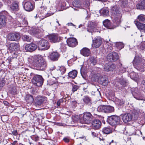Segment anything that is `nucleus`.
Masks as SVG:
<instances>
[{"label":"nucleus","mask_w":145,"mask_h":145,"mask_svg":"<svg viewBox=\"0 0 145 145\" xmlns=\"http://www.w3.org/2000/svg\"><path fill=\"white\" fill-rule=\"evenodd\" d=\"M28 61L30 64L33 65L37 70L42 71L47 66L46 61L41 55H38L32 57L28 59Z\"/></svg>","instance_id":"nucleus-1"},{"label":"nucleus","mask_w":145,"mask_h":145,"mask_svg":"<svg viewBox=\"0 0 145 145\" xmlns=\"http://www.w3.org/2000/svg\"><path fill=\"white\" fill-rule=\"evenodd\" d=\"M112 16L114 17L113 22L117 26H118L121 22L122 14L118 7L116 6H113L111 9Z\"/></svg>","instance_id":"nucleus-2"},{"label":"nucleus","mask_w":145,"mask_h":145,"mask_svg":"<svg viewBox=\"0 0 145 145\" xmlns=\"http://www.w3.org/2000/svg\"><path fill=\"white\" fill-rule=\"evenodd\" d=\"M133 64L135 68L141 72L145 71V60L139 57L136 56L133 61Z\"/></svg>","instance_id":"nucleus-3"},{"label":"nucleus","mask_w":145,"mask_h":145,"mask_svg":"<svg viewBox=\"0 0 145 145\" xmlns=\"http://www.w3.org/2000/svg\"><path fill=\"white\" fill-rule=\"evenodd\" d=\"M120 119L119 116L112 115L108 117V123L111 125L116 126L120 124Z\"/></svg>","instance_id":"nucleus-4"},{"label":"nucleus","mask_w":145,"mask_h":145,"mask_svg":"<svg viewBox=\"0 0 145 145\" xmlns=\"http://www.w3.org/2000/svg\"><path fill=\"white\" fill-rule=\"evenodd\" d=\"M44 79L42 76L35 75L32 80V82L35 86L38 87L41 86L43 84Z\"/></svg>","instance_id":"nucleus-5"},{"label":"nucleus","mask_w":145,"mask_h":145,"mask_svg":"<svg viewBox=\"0 0 145 145\" xmlns=\"http://www.w3.org/2000/svg\"><path fill=\"white\" fill-rule=\"evenodd\" d=\"M37 43L39 48L41 50H47L49 48L50 46L48 41L44 39L40 40Z\"/></svg>","instance_id":"nucleus-6"},{"label":"nucleus","mask_w":145,"mask_h":145,"mask_svg":"<svg viewBox=\"0 0 145 145\" xmlns=\"http://www.w3.org/2000/svg\"><path fill=\"white\" fill-rule=\"evenodd\" d=\"M47 99L44 96L38 95L36 97L34 100L35 105L36 106L41 105L43 103H46Z\"/></svg>","instance_id":"nucleus-7"},{"label":"nucleus","mask_w":145,"mask_h":145,"mask_svg":"<svg viewBox=\"0 0 145 145\" xmlns=\"http://www.w3.org/2000/svg\"><path fill=\"white\" fill-rule=\"evenodd\" d=\"M93 116L90 113L86 112L83 114L82 119L81 122L82 123L89 124L92 120Z\"/></svg>","instance_id":"nucleus-8"},{"label":"nucleus","mask_w":145,"mask_h":145,"mask_svg":"<svg viewBox=\"0 0 145 145\" xmlns=\"http://www.w3.org/2000/svg\"><path fill=\"white\" fill-rule=\"evenodd\" d=\"M22 5L24 9L28 12L32 11L34 8L33 3L26 0H24L22 2Z\"/></svg>","instance_id":"nucleus-9"},{"label":"nucleus","mask_w":145,"mask_h":145,"mask_svg":"<svg viewBox=\"0 0 145 145\" xmlns=\"http://www.w3.org/2000/svg\"><path fill=\"white\" fill-rule=\"evenodd\" d=\"M7 12L5 11L0 12V28L5 26L6 25V15Z\"/></svg>","instance_id":"nucleus-10"},{"label":"nucleus","mask_w":145,"mask_h":145,"mask_svg":"<svg viewBox=\"0 0 145 145\" xmlns=\"http://www.w3.org/2000/svg\"><path fill=\"white\" fill-rule=\"evenodd\" d=\"M131 91L134 98L138 100H143V97L137 88H133L131 89Z\"/></svg>","instance_id":"nucleus-11"},{"label":"nucleus","mask_w":145,"mask_h":145,"mask_svg":"<svg viewBox=\"0 0 145 145\" xmlns=\"http://www.w3.org/2000/svg\"><path fill=\"white\" fill-rule=\"evenodd\" d=\"M20 34L17 33H10L7 36L8 39L11 41H17L20 39Z\"/></svg>","instance_id":"nucleus-12"},{"label":"nucleus","mask_w":145,"mask_h":145,"mask_svg":"<svg viewBox=\"0 0 145 145\" xmlns=\"http://www.w3.org/2000/svg\"><path fill=\"white\" fill-rule=\"evenodd\" d=\"M107 59L109 61H115L119 59V56L117 53L113 52L107 55Z\"/></svg>","instance_id":"nucleus-13"},{"label":"nucleus","mask_w":145,"mask_h":145,"mask_svg":"<svg viewBox=\"0 0 145 145\" xmlns=\"http://www.w3.org/2000/svg\"><path fill=\"white\" fill-rule=\"evenodd\" d=\"M102 39L101 37H97L94 38L93 40V43L92 44V47L93 48H99L102 43Z\"/></svg>","instance_id":"nucleus-14"},{"label":"nucleus","mask_w":145,"mask_h":145,"mask_svg":"<svg viewBox=\"0 0 145 145\" xmlns=\"http://www.w3.org/2000/svg\"><path fill=\"white\" fill-rule=\"evenodd\" d=\"M68 45L70 47H74L77 44L76 39L74 38L68 39L67 40Z\"/></svg>","instance_id":"nucleus-15"},{"label":"nucleus","mask_w":145,"mask_h":145,"mask_svg":"<svg viewBox=\"0 0 145 145\" xmlns=\"http://www.w3.org/2000/svg\"><path fill=\"white\" fill-rule=\"evenodd\" d=\"M37 48V45L34 43H30L25 45V50L28 52H31L35 51Z\"/></svg>","instance_id":"nucleus-16"},{"label":"nucleus","mask_w":145,"mask_h":145,"mask_svg":"<svg viewBox=\"0 0 145 145\" xmlns=\"http://www.w3.org/2000/svg\"><path fill=\"white\" fill-rule=\"evenodd\" d=\"M48 38L50 41L53 43L59 42L60 39L59 37L55 34L50 35L48 36Z\"/></svg>","instance_id":"nucleus-17"},{"label":"nucleus","mask_w":145,"mask_h":145,"mask_svg":"<svg viewBox=\"0 0 145 145\" xmlns=\"http://www.w3.org/2000/svg\"><path fill=\"white\" fill-rule=\"evenodd\" d=\"M19 44L18 43L12 42L10 43L8 46V49L11 52L16 51L19 49Z\"/></svg>","instance_id":"nucleus-18"},{"label":"nucleus","mask_w":145,"mask_h":145,"mask_svg":"<svg viewBox=\"0 0 145 145\" xmlns=\"http://www.w3.org/2000/svg\"><path fill=\"white\" fill-rule=\"evenodd\" d=\"M122 120L125 123H127L130 121L133 118V116L129 113L124 114L122 116Z\"/></svg>","instance_id":"nucleus-19"},{"label":"nucleus","mask_w":145,"mask_h":145,"mask_svg":"<svg viewBox=\"0 0 145 145\" xmlns=\"http://www.w3.org/2000/svg\"><path fill=\"white\" fill-rule=\"evenodd\" d=\"M101 125V121L98 120H95L93 121L91 123L93 128L94 129H99Z\"/></svg>","instance_id":"nucleus-20"},{"label":"nucleus","mask_w":145,"mask_h":145,"mask_svg":"<svg viewBox=\"0 0 145 145\" xmlns=\"http://www.w3.org/2000/svg\"><path fill=\"white\" fill-rule=\"evenodd\" d=\"M60 54L56 52L51 53L50 56V59L53 61H56L58 60Z\"/></svg>","instance_id":"nucleus-21"},{"label":"nucleus","mask_w":145,"mask_h":145,"mask_svg":"<svg viewBox=\"0 0 145 145\" xmlns=\"http://www.w3.org/2000/svg\"><path fill=\"white\" fill-rule=\"evenodd\" d=\"M80 54L85 57L89 56L91 54L89 49L87 48H84L80 50Z\"/></svg>","instance_id":"nucleus-22"},{"label":"nucleus","mask_w":145,"mask_h":145,"mask_svg":"<svg viewBox=\"0 0 145 145\" xmlns=\"http://www.w3.org/2000/svg\"><path fill=\"white\" fill-rule=\"evenodd\" d=\"M134 22L139 29L145 31V24L141 23L137 20H135Z\"/></svg>","instance_id":"nucleus-23"},{"label":"nucleus","mask_w":145,"mask_h":145,"mask_svg":"<svg viewBox=\"0 0 145 145\" xmlns=\"http://www.w3.org/2000/svg\"><path fill=\"white\" fill-rule=\"evenodd\" d=\"M99 12L101 15L104 16H107L109 14V11L106 8H105L101 9L99 11Z\"/></svg>","instance_id":"nucleus-24"},{"label":"nucleus","mask_w":145,"mask_h":145,"mask_svg":"<svg viewBox=\"0 0 145 145\" xmlns=\"http://www.w3.org/2000/svg\"><path fill=\"white\" fill-rule=\"evenodd\" d=\"M22 39L23 40L27 42H32L33 41V39L31 36L26 35H24L22 36Z\"/></svg>","instance_id":"nucleus-25"},{"label":"nucleus","mask_w":145,"mask_h":145,"mask_svg":"<svg viewBox=\"0 0 145 145\" xmlns=\"http://www.w3.org/2000/svg\"><path fill=\"white\" fill-rule=\"evenodd\" d=\"M102 131L105 134H108L112 132V129L110 127H108L104 128L103 130Z\"/></svg>","instance_id":"nucleus-26"},{"label":"nucleus","mask_w":145,"mask_h":145,"mask_svg":"<svg viewBox=\"0 0 145 145\" xmlns=\"http://www.w3.org/2000/svg\"><path fill=\"white\" fill-rule=\"evenodd\" d=\"M10 8L13 10L17 11L19 10V6L18 2H14L10 6Z\"/></svg>","instance_id":"nucleus-27"},{"label":"nucleus","mask_w":145,"mask_h":145,"mask_svg":"<svg viewBox=\"0 0 145 145\" xmlns=\"http://www.w3.org/2000/svg\"><path fill=\"white\" fill-rule=\"evenodd\" d=\"M103 24L104 26L106 27L108 29H111L110 27L111 26V23L109 20L108 19H106L103 21Z\"/></svg>","instance_id":"nucleus-28"},{"label":"nucleus","mask_w":145,"mask_h":145,"mask_svg":"<svg viewBox=\"0 0 145 145\" xmlns=\"http://www.w3.org/2000/svg\"><path fill=\"white\" fill-rule=\"evenodd\" d=\"M18 22L19 24L18 25L19 27L25 26L27 25V21L25 19V18L22 20H19Z\"/></svg>","instance_id":"nucleus-29"},{"label":"nucleus","mask_w":145,"mask_h":145,"mask_svg":"<svg viewBox=\"0 0 145 145\" xmlns=\"http://www.w3.org/2000/svg\"><path fill=\"white\" fill-rule=\"evenodd\" d=\"M137 9H145V1H141L137 5Z\"/></svg>","instance_id":"nucleus-30"},{"label":"nucleus","mask_w":145,"mask_h":145,"mask_svg":"<svg viewBox=\"0 0 145 145\" xmlns=\"http://www.w3.org/2000/svg\"><path fill=\"white\" fill-rule=\"evenodd\" d=\"M25 99L27 102L29 103H31L34 101L32 95H27L25 97Z\"/></svg>","instance_id":"nucleus-31"},{"label":"nucleus","mask_w":145,"mask_h":145,"mask_svg":"<svg viewBox=\"0 0 145 145\" xmlns=\"http://www.w3.org/2000/svg\"><path fill=\"white\" fill-rule=\"evenodd\" d=\"M77 74V72L76 70H73L68 73L69 77L72 78H74L76 76Z\"/></svg>","instance_id":"nucleus-32"},{"label":"nucleus","mask_w":145,"mask_h":145,"mask_svg":"<svg viewBox=\"0 0 145 145\" xmlns=\"http://www.w3.org/2000/svg\"><path fill=\"white\" fill-rule=\"evenodd\" d=\"M83 102L86 104H91V100L90 98L88 96H85L83 98Z\"/></svg>","instance_id":"nucleus-33"},{"label":"nucleus","mask_w":145,"mask_h":145,"mask_svg":"<svg viewBox=\"0 0 145 145\" xmlns=\"http://www.w3.org/2000/svg\"><path fill=\"white\" fill-rule=\"evenodd\" d=\"M114 108L113 107L110 106H105V113H110L114 111Z\"/></svg>","instance_id":"nucleus-34"},{"label":"nucleus","mask_w":145,"mask_h":145,"mask_svg":"<svg viewBox=\"0 0 145 145\" xmlns=\"http://www.w3.org/2000/svg\"><path fill=\"white\" fill-rule=\"evenodd\" d=\"M96 56L93 55L91 56L89 59L91 63L93 65H95L97 63Z\"/></svg>","instance_id":"nucleus-35"},{"label":"nucleus","mask_w":145,"mask_h":145,"mask_svg":"<svg viewBox=\"0 0 145 145\" xmlns=\"http://www.w3.org/2000/svg\"><path fill=\"white\" fill-rule=\"evenodd\" d=\"M139 114V110H134L132 112V116H133V118L134 120L137 119Z\"/></svg>","instance_id":"nucleus-36"},{"label":"nucleus","mask_w":145,"mask_h":145,"mask_svg":"<svg viewBox=\"0 0 145 145\" xmlns=\"http://www.w3.org/2000/svg\"><path fill=\"white\" fill-rule=\"evenodd\" d=\"M101 83L104 86L107 85L108 83V80L107 77H102L101 80Z\"/></svg>","instance_id":"nucleus-37"},{"label":"nucleus","mask_w":145,"mask_h":145,"mask_svg":"<svg viewBox=\"0 0 145 145\" xmlns=\"http://www.w3.org/2000/svg\"><path fill=\"white\" fill-rule=\"evenodd\" d=\"M115 103L118 106H123L124 102L122 100H120L118 99H116Z\"/></svg>","instance_id":"nucleus-38"},{"label":"nucleus","mask_w":145,"mask_h":145,"mask_svg":"<svg viewBox=\"0 0 145 145\" xmlns=\"http://www.w3.org/2000/svg\"><path fill=\"white\" fill-rule=\"evenodd\" d=\"M114 43L115 44L117 48L120 50L121 49L124 47V44L121 42H117Z\"/></svg>","instance_id":"nucleus-39"},{"label":"nucleus","mask_w":145,"mask_h":145,"mask_svg":"<svg viewBox=\"0 0 145 145\" xmlns=\"http://www.w3.org/2000/svg\"><path fill=\"white\" fill-rule=\"evenodd\" d=\"M17 16V20L18 22H19V20H22L25 18V16L24 14L22 12H19L16 14Z\"/></svg>","instance_id":"nucleus-40"},{"label":"nucleus","mask_w":145,"mask_h":145,"mask_svg":"<svg viewBox=\"0 0 145 145\" xmlns=\"http://www.w3.org/2000/svg\"><path fill=\"white\" fill-rule=\"evenodd\" d=\"M59 70L62 74H64L66 70V68L63 66H59L57 69Z\"/></svg>","instance_id":"nucleus-41"},{"label":"nucleus","mask_w":145,"mask_h":145,"mask_svg":"<svg viewBox=\"0 0 145 145\" xmlns=\"http://www.w3.org/2000/svg\"><path fill=\"white\" fill-rule=\"evenodd\" d=\"M138 19L139 21L145 22V15L143 14H140L138 16Z\"/></svg>","instance_id":"nucleus-42"},{"label":"nucleus","mask_w":145,"mask_h":145,"mask_svg":"<svg viewBox=\"0 0 145 145\" xmlns=\"http://www.w3.org/2000/svg\"><path fill=\"white\" fill-rule=\"evenodd\" d=\"M105 106L103 105L99 106L97 108V110L99 112H105Z\"/></svg>","instance_id":"nucleus-43"},{"label":"nucleus","mask_w":145,"mask_h":145,"mask_svg":"<svg viewBox=\"0 0 145 145\" xmlns=\"http://www.w3.org/2000/svg\"><path fill=\"white\" fill-rule=\"evenodd\" d=\"M96 31L95 27L92 25L89 26L88 29V31L89 32L92 33L93 32Z\"/></svg>","instance_id":"nucleus-44"},{"label":"nucleus","mask_w":145,"mask_h":145,"mask_svg":"<svg viewBox=\"0 0 145 145\" xmlns=\"http://www.w3.org/2000/svg\"><path fill=\"white\" fill-rule=\"evenodd\" d=\"M120 83L121 85L125 87L127 83V80L124 79H121L120 81Z\"/></svg>","instance_id":"nucleus-45"},{"label":"nucleus","mask_w":145,"mask_h":145,"mask_svg":"<svg viewBox=\"0 0 145 145\" xmlns=\"http://www.w3.org/2000/svg\"><path fill=\"white\" fill-rule=\"evenodd\" d=\"M132 135H137L138 136H142V133L140 130L139 129L137 130L134 133L132 134Z\"/></svg>","instance_id":"nucleus-46"},{"label":"nucleus","mask_w":145,"mask_h":145,"mask_svg":"<svg viewBox=\"0 0 145 145\" xmlns=\"http://www.w3.org/2000/svg\"><path fill=\"white\" fill-rule=\"evenodd\" d=\"M29 33L32 35H33L37 33V31L34 28H31L29 31Z\"/></svg>","instance_id":"nucleus-47"},{"label":"nucleus","mask_w":145,"mask_h":145,"mask_svg":"<svg viewBox=\"0 0 145 145\" xmlns=\"http://www.w3.org/2000/svg\"><path fill=\"white\" fill-rule=\"evenodd\" d=\"M31 138L33 140L36 142L38 141L39 140V137L36 135H33L31 136Z\"/></svg>","instance_id":"nucleus-48"},{"label":"nucleus","mask_w":145,"mask_h":145,"mask_svg":"<svg viewBox=\"0 0 145 145\" xmlns=\"http://www.w3.org/2000/svg\"><path fill=\"white\" fill-rule=\"evenodd\" d=\"M84 136L83 137H80L77 139V141L78 142V143L79 144H78V145H81V143L83 142V140H82V139L84 138Z\"/></svg>","instance_id":"nucleus-49"},{"label":"nucleus","mask_w":145,"mask_h":145,"mask_svg":"<svg viewBox=\"0 0 145 145\" xmlns=\"http://www.w3.org/2000/svg\"><path fill=\"white\" fill-rule=\"evenodd\" d=\"M104 69L105 71H110L109 65L108 64H105L104 67Z\"/></svg>","instance_id":"nucleus-50"},{"label":"nucleus","mask_w":145,"mask_h":145,"mask_svg":"<svg viewBox=\"0 0 145 145\" xmlns=\"http://www.w3.org/2000/svg\"><path fill=\"white\" fill-rule=\"evenodd\" d=\"M109 65L110 71H112L116 68V66L115 65L112 64L111 65L108 63Z\"/></svg>","instance_id":"nucleus-51"},{"label":"nucleus","mask_w":145,"mask_h":145,"mask_svg":"<svg viewBox=\"0 0 145 145\" xmlns=\"http://www.w3.org/2000/svg\"><path fill=\"white\" fill-rule=\"evenodd\" d=\"M79 2L77 1H75L73 2V5L75 7H79Z\"/></svg>","instance_id":"nucleus-52"},{"label":"nucleus","mask_w":145,"mask_h":145,"mask_svg":"<svg viewBox=\"0 0 145 145\" xmlns=\"http://www.w3.org/2000/svg\"><path fill=\"white\" fill-rule=\"evenodd\" d=\"M46 9L47 8L45 7H40V10L42 12H44L45 14H46V13L45 12L46 11Z\"/></svg>","instance_id":"nucleus-53"},{"label":"nucleus","mask_w":145,"mask_h":145,"mask_svg":"<svg viewBox=\"0 0 145 145\" xmlns=\"http://www.w3.org/2000/svg\"><path fill=\"white\" fill-rule=\"evenodd\" d=\"M79 86H78L74 85L72 86V91L73 92H74L77 91L79 88Z\"/></svg>","instance_id":"nucleus-54"},{"label":"nucleus","mask_w":145,"mask_h":145,"mask_svg":"<svg viewBox=\"0 0 145 145\" xmlns=\"http://www.w3.org/2000/svg\"><path fill=\"white\" fill-rule=\"evenodd\" d=\"M91 134L93 137H97L99 135V133L97 132H91Z\"/></svg>","instance_id":"nucleus-55"},{"label":"nucleus","mask_w":145,"mask_h":145,"mask_svg":"<svg viewBox=\"0 0 145 145\" xmlns=\"http://www.w3.org/2000/svg\"><path fill=\"white\" fill-rule=\"evenodd\" d=\"M63 101V99H61L58 101L57 103V105L58 106H59L61 103H62Z\"/></svg>","instance_id":"nucleus-56"},{"label":"nucleus","mask_w":145,"mask_h":145,"mask_svg":"<svg viewBox=\"0 0 145 145\" xmlns=\"http://www.w3.org/2000/svg\"><path fill=\"white\" fill-rule=\"evenodd\" d=\"M108 46H107V48L109 51L111 50L112 49V47L111 46V45L110 44H107Z\"/></svg>","instance_id":"nucleus-57"},{"label":"nucleus","mask_w":145,"mask_h":145,"mask_svg":"<svg viewBox=\"0 0 145 145\" xmlns=\"http://www.w3.org/2000/svg\"><path fill=\"white\" fill-rule=\"evenodd\" d=\"M140 48L142 50L145 49V41L141 43Z\"/></svg>","instance_id":"nucleus-58"},{"label":"nucleus","mask_w":145,"mask_h":145,"mask_svg":"<svg viewBox=\"0 0 145 145\" xmlns=\"http://www.w3.org/2000/svg\"><path fill=\"white\" fill-rule=\"evenodd\" d=\"M77 102L76 101H72V106L74 107H75L76 106Z\"/></svg>","instance_id":"nucleus-59"},{"label":"nucleus","mask_w":145,"mask_h":145,"mask_svg":"<svg viewBox=\"0 0 145 145\" xmlns=\"http://www.w3.org/2000/svg\"><path fill=\"white\" fill-rule=\"evenodd\" d=\"M120 73H122L125 72L126 71L125 68H121L120 69Z\"/></svg>","instance_id":"nucleus-60"},{"label":"nucleus","mask_w":145,"mask_h":145,"mask_svg":"<svg viewBox=\"0 0 145 145\" xmlns=\"http://www.w3.org/2000/svg\"><path fill=\"white\" fill-rule=\"evenodd\" d=\"M57 125L59 126H65L66 125L65 123H57Z\"/></svg>","instance_id":"nucleus-61"},{"label":"nucleus","mask_w":145,"mask_h":145,"mask_svg":"<svg viewBox=\"0 0 145 145\" xmlns=\"http://www.w3.org/2000/svg\"><path fill=\"white\" fill-rule=\"evenodd\" d=\"M12 134L15 136L17 134V131H14L12 132Z\"/></svg>","instance_id":"nucleus-62"},{"label":"nucleus","mask_w":145,"mask_h":145,"mask_svg":"<svg viewBox=\"0 0 145 145\" xmlns=\"http://www.w3.org/2000/svg\"><path fill=\"white\" fill-rule=\"evenodd\" d=\"M63 140L65 142H69V139H68L67 138H64L63 139Z\"/></svg>","instance_id":"nucleus-63"},{"label":"nucleus","mask_w":145,"mask_h":145,"mask_svg":"<svg viewBox=\"0 0 145 145\" xmlns=\"http://www.w3.org/2000/svg\"><path fill=\"white\" fill-rule=\"evenodd\" d=\"M55 69V67L54 66L52 65V67L50 68V70L53 71Z\"/></svg>","instance_id":"nucleus-64"}]
</instances>
